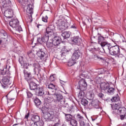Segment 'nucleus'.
<instances>
[{
    "mask_svg": "<svg viewBox=\"0 0 126 126\" xmlns=\"http://www.w3.org/2000/svg\"><path fill=\"white\" fill-rule=\"evenodd\" d=\"M56 24L58 29L61 30V31L66 30L68 27H70V28H72V29H76L77 28L76 25L73 24L70 26V24H69V23L64 22V18H63V16H60L59 17V19L56 22Z\"/></svg>",
    "mask_w": 126,
    "mask_h": 126,
    "instance_id": "nucleus-1",
    "label": "nucleus"
},
{
    "mask_svg": "<svg viewBox=\"0 0 126 126\" xmlns=\"http://www.w3.org/2000/svg\"><path fill=\"white\" fill-rule=\"evenodd\" d=\"M79 86L77 87V92L78 93V97L80 99H82L84 97V91L87 89V83L85 79H81L78 82Z\"/></svg>",
    "mask_w": 126,
    "mask_h": 126,
    "instance_id": "nucleus-2",
    "label": "nucleus"
},
{
    "mask_svg": "<svg viewBox=\"0 0 126 126\" xmlns=\"http://www.w3.org/2000/svg\"><path fill=\"white\" fill-rule=\"evenodd\" d=\"M109 54L111 56H117L119 58L124 57V51L120 50V47L118 45L111 46L109 49Z\"/></svg>",
    "mask_w": 126,
    "mask_h": 126,
    "instance_id": "nucleus-3",
    "label": "nucleus"
},
{
    "mask_svg": "<svg viewBox=\"0 0 126 126\" xmlns=\"http://www.w3.org/2000/svg\"><path fill=\"white\" fill-rule=\"evenodd\" d=\"M9 25L13 28L15 31L17 32H21L22 28L19 25V21L17 19H12L9 22Z\"/></svg>",
    "mask_w": 126,
    "mask_h": 126,
    "instance_id": "nucleus-4",
    "label": "nucleus"
},
{
    "mask_svg": "<svg viewBox=\"0 0 126 126\" xmlns=\"http://www.w3.org/2000/svg\"><path fill=\"white\" fill-rule=\"evenodd\" d=\"M61 38L59 36H55L52 42H46V47L48 48V49H51V48H53V45L54 46H59L60 44H61Z\"/></svg>",
    "mask_w": 126,
    "mask_h": 126,
    "instance_id": "nucleus-5",
    "label": "nucleus"
},
{
    "mask_svg": "<svg viewBox=\"0 0 126 126\" xmlns=\"http://www.w3.org/2000/svg\"><path fill=\"white\" fill-rule=\"evenodd\" d=\"M11 6H12L11 1L9 0H4L1 2H0V7L2 11L11 8Z\"/></svg>",
    "mask_w": 126,
    "mask_h": 126,
    "instance_id": "nucleus-6",
    "label": "nucleus"
},
{
    "mask_svg": "<svg viewBox=\"0 0 126 126\" xmlns=\"http://www.w3.org/2000/svg\"><path fill=\"white\" fill-rule=\"evenodd\" d=\"M74 52L73 54L72 55V58L73 60L76 61L81 57V55H82V53H81V51L77 46H75L74 47Z\"/></svg>",
    "mask_w": 126,
    "mask_h": 126,
    "instance_id": "nucleus-7",
    "label": "nucleus"
},
{
    "mask_svg": "<svg viewBox=\"0 0 126 126\" xmlns=\"http://www.w3.org/2000/svg\"><path fill=\"white\" fill-rule=\"evenodd\" d=\"M55 25H49L48 27L46 28V32L45 33V34L46 36H52V35H54V32H55Z\"/></svg>",
    "mask_w": 126,
    "mask_h": 126,
    "instance_id": "nucleus-8",
    "label": "nucleus"
},
{
    "mask_svg": "<svg viewBox=\"0 0 126 126\" xmlns=\"http://www.w3.org/2000/svg\"><path fill=\"white\" fill-rule=\"evenodd\" d=\"M54 118H56V115L53 111L47 112L44 115V118L46 121H52Z\"/></svg>",
    "mask_w": 126,
    "mask_h": 126,
    "instance_id": "nucleus-9",
    "label": "nucleus"
},
{
    "mask_svg": "<svg viewBox=\"0 0 126 126\" xmlns=\"http://www.w3.org/2000/svg\"><path fill=\"white\" fill-rule=\"evenodd\" d=\"M7 98L8 102L14 100L16 97V91L15 90H12L6 96Z\"/></svg>",
    "mask_w": 126,
    "mask_h": 126,
    "instance_id": "nucleus-10",
    "label": "nucleus"
},
{
    "mask_svg": "<svg viewBox=\"0 0 126 126\" xmlns=\"http://www.w3.org/2000/svg\"><path fill=\"white\" fill-rule=\"evenodd\" d=\"M1 84L3 88H7L8 85L10 84V83H9V77H4L1 80Z\"/></svg>",
    "mask_w": 126,
    "mask_h": 126,
    "instance_id": "nucleus-11",
    "label": "nucleus"
},
{
    "mask_svg": "<svg viewBox=\"0 0 126 126\" xmlns=\"http://www.w3.org/2000/svg\"><path fill=\"white\" fill-rule=\"evenodd\" d=\"M28 82L30 86V89L33 91L36 90L38 88L37 84L32 81V79L28 80Z\"/></svg>",
    "mask_w": 126,
    "mask_h": 126,
    "instance_id": "nucleus-12",
    "label": "nucleus"
},
{
    "mask_svg": "<svg viewBox=\"0 0 126 126\" xmlns=\"http://www.w3.org/2000/svg\"><path fill=\"white\" fill-rule=\"evenodd\" d=\"M49 95L45 98V103H44L45 106L46 107H49L50 104L53 102L54 98H53V95H50V93L48 92ZM47 102L48 103H47Z\"/></svg>",
    "mask_w": 126,
    "mask_h": 126,
    "instance_id": "nucleus-13",
    "label": "nucleus"
},
{
    "mask_svg": "<svg viewBox=\"0 0 126 126\" xmlns=\"http://www.w3.org/2000/svg\"><path fill=\"white\" fill-rule=\"evenodd\" d=\"M3 11H4V15L5 17H7V18H11V17H12L13 13L11 8L7 10H3Z\"/></svg>",
    "mask_w": 126,
    "mask_h": 126,
    "instance_id": "nucleus-14",
    "label": "nucleus"
},
{
    "mask_svg": "<svg viewBox=\"0 0 126 126\" xmlns=\"http://www.w3.org/2000/svg\"><path fill=\"white\" fill-rule=\"evenodd\" d=\"M35 94L37 96H43L45 94V90H44V88L43 87H37L35 90Z\"/></svg>",
    "mask_w": 126,
    "mask_h": 126,
    "instance_id": "nucleus-15",
    "label": "nucleus"
},
{
    "mask_svg": "<svg viewBox=\"0 0 126 126\" xmlns=\"http://www.w3.org/2000/svg\"><path fill=\"white\" fill-rule=\"evenodd\" d=\"M49 41V35H46L45 34L43 35V37L42 38H38L37 42L40 44H42V43H46V42H48Z\"/></svg>",
    "mask_w": 126,
    "mask_h": 126,
    "instance_id": "nucleus-16",
    "label": "nucleus"
},
{
    "mask_svg": "<svg viewBox=\"0 0 126 126\" xmlns=\"http://www.w3.org/2000/svg\"><path fill=\"white\" fill-rule=\"evenodd\" d=\"M104 51H109L110 52V49H111V44L108 43V42L105 41L100 45Z\"/></svg>",
    "mask_w": 126,
    "mask_h": 126,
    "instance_id": "nucleus-17",
    "label": "nucleus"
},
{
    "mask_svg": "<svg viewBox=\"0 0 126 126\" xmlns=\"http://www.w3.org/2000/svg\"><path fill=\"white\" fill-rule=\"evenodd\" d=\"M54 94L56 96V102H61V103H62V102H64V100H63V96L61 94L55 92Z\"/></svg>",
    "mask_w": 126,
    "mask_h": 126,
    "instance_id": "nucleus-18",
    "label": "nucleus"
},
{
    "mask_svg": "<svg viewBox=\"0 0 126 126\" xmlns=\"http://www.w3.org/2000/svg\"><path fill=\"white\" fill-rule=\"evenodd\" d=\"M101 90L107 91V89L110 87V84L108 82H102L100 85Z\"/></svg>",
    "mask_w": 126,
    "mask_h": 126,
    "instance_id": "nucleus-19",
    "label": "nucleus"
},
{
    "mask_svg": "<svg viewBox=\"0 0 126 126\" xmlns=\"http://www.w3.org/2000/svg\"><path fill=\"white\" fill-rule=\"evenodd\" d=\"M99 104H100V101L98 99H94L91 103L92 106L95 109H99L100 108Z\"/></svg>",
    "mask_w": 126,
    "mask_h": 126,
    "instance_id": "nucleus-20",
    "label": "nucleus"
},
{
    "mask_svg": "<svg viewBox=\"0 0 126 126\" xmlns=\"http://www.w3.org/2000/svg\"><path fill=\"white\" fill-rule=\"evenodd\" d=\"M19 62L21 64V65H22V64H24V67H25V68H26V69H28V66H29L30 64H29V63H24V61H23V57H19Z\"/></svg>",
    "mask_w": 126,
    "mask_h": 126,
    "instance_id": "nucleus-21",
    "label": "nucleus"
},
{
    "mask_svg": "<svg viewBox=\"0 0 126 126\" xmlns=\"http://www.w3.org/2000/svg\"><path fill=\"white\" fill-rule=\"evenodd\" d=\"M27 13L28 14H31V17H32V14H33V5H32V4L27 5Z\"/></svg>",
    "mask_w": 126,
    "mask_h": 126,
    "instance_id": "nucleus-22",
    "label": "nucleus"
},
{
    "mask_svg": "<svg viewBox=\"0 0 126 126\" xmlns=\"http://www.w3.org/2000/svg\"><path fill=\"white\" fill-rule=\"evenodd\" d=\"M36 55L40 58V60H44V58L45 56H46V53L43 51V49H40V50L37 52Z\"/></svg>",
    "mask_w": 126,
    "mask_h": 126,
    "instance_id": "nucleus-23",
    "label": "nucleus"
},
{
    "mask_svg": "<svg viewBox=\"0 0 126 126\" xmlns=\"http://www.w3.org/2000/svg\"><path fill=\"white\" fill-rule=\"evenodd\" d=\"M117 113L116 114L118 115H126V108L124 107H121L118 109V110H117Z\"/></svg>",
    "mask_w": 126,
    "mask_h": 126,
    "instance_id": "nucleus-24",
    "label": "nucleus"
},
{
    "mask_svg": "<svg viewBox=\"0 0 126 126\" xmlns=\"http://www.w3.org/2000/svg\"><path fill=\"white\" fill-rule=\"evenodd\" d=\"M71 42L74 43L75 44H77L79 45L81 43V38H79L78 36H74L72 37L71 40Z\"/></svg>",
    "mask_w": 126,
    "mask_h": 126,
    "instance_id": "nucleus-25",
    "label": "nucleus"
},
{
    "mask_svg": "<svg viewBox=\"0 0 126 126\" xmlns=\"http://www.w3.org/2000/svg\"><path fill=\"white\" fill-rule=\"evenodd\" d=\"M24 74L25 79H26L27 81H28L29 79H30V77H31V72H28V71L26 70H24Z\"/></svg>",
    "mask_w": 126,
    "mask_h": 126,
    "instance_id": "nucleus-26",
    "label": "nucleus"
},
{
    "mask_svg": "<svg viewBox=\"0 0 126 126\" xmlns=\"http://www.w3.org/2000/svg\"><path fill=\"white\" fill-rule=\"evenodd\" d=\"M120 107L121 106L120 105V104L117 103H115V104H114L112 105H111V108L113 110V111H114V112L116 113V114H117V112H118L117 111V110H119Z\"/></svg>",
    "mask_w": 126,
    "mask_h": 126,
    "instance_id": "nucleus-27",
    "label": "nucleus"
},
{
    "mask_svg": "<svg viewBox=\"0 0 126 126\" xmlns=\"http://www.w3.org/2000/svg\"><path fill=\"white\" fill-rule=\"evenodd\" d=\"M98 43L100 44V46L104 42H106L105 41V37H103V36L101 35L100 34L98 33Z\"/></svg>",
    "mask_w": 126,
    "mask_h": 126,
    "instance_id": "nucleus-28",
    "label": "nucleus"
},
{
    "mask_svg": "<svg viewBox=\"0 0 126 126\" xmlns=\"http://www.w3.org/2000/svg\"><path fill=\"white\" fill-rule=\"evenodd\" d=\"M69 52H70V50H67V49H64L59 54V56H61V57H65V56L69 54Z\"/></svg>",
    "mask_w": 126,
    "mask_h": 126,
    "instance_id": "nucleus-29",
    "label": "nucleus"
},
{
    "mask_svg": "<svg viewBox=\"0 0 126 126\" xmlns=\"http://www.w3.org/2000/svg\"><path fill=\"white\" fill-rule=\"evenodd\" d=\"M63 115L65 116V119L67 122H70L72 120V116L70 114L65 113L63 112Z\"/></svg>",
    "mask_w": 126,
    "mask_h": 126,
    "instance_id": "nucleus-30",
    "label": "nucleus"
},
{
    "mask_svg": "<svg viewBox=\"0 0 126 126\" xmlns=\"http://www.w3.org/2000/svg\"><path fill=\"white\" fill-rule=\"evenodd\" d=\"M32 121L34 123H38L40 121V116L37 115H33L32 117Z\"/></svg>",
    "mask_w": 126,
    "mask_h": 126,
    "instance_id": "nucleus-31",
    "label": "nucleus"
},
{
    "mask_svg": "<svg viewBox=\"0 0 126 126\" xmlns=\"http://www.w3.org/2000/svg\"><path fill=\"white\" fill-rule=\"evenodd\" d=\"M1 74L2 75H6V76H8V77H10V72L9 69L7 70L6 69H3L1 71Z\"/></svg>",
    "mask_w": 126,
    "mask_h": 126,
    "instance_id": "nucleus-32",
    "label": "nucleus"
},
{
    "mask_svg": "<svg viewBox=\"0 0 126 126\" xmlns=\"http://www.w3.org/2000/svg\"><path fill=\"white\" fill-rule=\"evenodd\" d=\"M70 34L71 33L69 32H64L62 34V36L64 39H67L70 37Z\"/></svg>",
    "mask_w": 126,
    "mask_h": 126,
    "instance_id": "nucleus-33",
    "label": "nucleus"
},
{
    "mask_svg": "<svg viewBox=\"0 0 126 126\" xmlns=\"http://www.w3.org/2000/svg\"><path fill=\"white\" fill-rule=\"evenodd\" d=\"M86 96L87 99L89 100H93V98H94V94L91 92H88L86 94Z\"/></svg>",
    "mask_w": 126,
    "mask_h": 126,
    "instance_id": "nucleus-34",
    "label": "nucleus"
},
{
    "mask_svg": "<svg viewBox=\"0 0 126 126\" xmlns=\"http://www.w3.org/2000/svg\"><path fill=\"white\" fill-rule=\"evenodd\" d=\"M32 66H34L33 71L35 74H36L37 71H39V68H40V64L39 63H33Z\"/></svg>",
    "mask_w": 126,
    "mask_h": 126,
    "instance_id": "nucleus-35",
    "label": "nucleus"
},
{
    "mask_svg": "<svg viewBox=\"0 0 126 126\" xmlns=\"http://www.w3.org/2000/svg\"><path fill=\"white\" fill-rule=\"evenodd\" d=\"M48 88H49V89H52V90H55V91H57V90H58V88H57V86L50 83L48 85Z\"/></svg>",
    "mask_w": 126,
    "mask_h": 126,
    "instance_id": "nucleus-36",
    "label": "nucleus"
},
{
    "mask_svg": "<svg viewBox=\"0 0 126 126\" xmlns=\"http://www.w3.org/2000/svg\"><path fill=\"white\" fill-rule=\"evenodd\" d=\"M84 97V96L82 98H79V99L81 100V104H82V105L86 106V105L88 104V101L86 99L83 98Z\"/></svg>",
    "mask_w": 126,
    "mask_h": 126,
    "instance_id": "nucleus-37",
    "label": "nucleus"
},
{
    "mask_svg": "<svg viewBox=\"0 0 126 126\" xmlns=\"http://www.w3.org/2000/svg\"><path fill=\"white\" fill-rule=\"evenodd\" d=\"M93 58L95 60H98V61H104V58L100 57L96 54H93L92 56Z\"/></svg>",
    "mask_w": 126,
    "mask_h": 126,
    "instance_id": "nucleus-38",
    "label": "nucleus"
},
{
    "mask_svg": "<svg viewBox=\"0 0 126 126\" xmlns=\"http://www.w3.org/2000/svg\"><path fill=\"white\" fill-rule=\"evenodd\" d=\"M115 89L113 88H109L107 91H106V93H107V94H112V93H114V92H115Z\"/></svg>",
    "mask_w": 126,
    "mask_h": 126,
    "instance_id": "nucleus-39",
    "label": "nucleus"
},
{
    "mask_svg": "<svg viewBox=\"0 0 126 126\" xmlns=\"http://www.w3.org/2000/svg\"><path fill=\"white\" fill-rule=\"evenodd\" d=\"M34 103H35V105H36V106H40V105H41L42 102H41V100L39 99V98H35L34 99Z\"/></svg>",
    "mask_w": 126,
    "mask_h": 126,
    "instance_id": "nucleus-40",
    "label": "nucleus"
},
{
    "mask_svg": "<svg viewBox=\"0 0 126 126\" xmlns=\"http://www.w3.org/2000/svg\"><path fill=\"white\" fill-rule=\"evenodd\" d=\"M75 63V61H74L73 60H69V61L67 63V65L68 66H72Z\"/></svg>",
    "mask_w": 126,
    "mask_h": 126,
    "instance_id": "nucleus-41",
    "label": "nucleus"
},
{
    "mask_svg": "<svg viewBox=\"0 0 126 126\" xmlns=\"http://www.w3.org/2000/svg\"><path fill=\"white\" fill-rule=\"evenodd\" d=\"M70 122V125L72 126H77V121L74 119H72Z\"/></svg>",
    "mask_w": 126,
    "mask_h": 126,
    "instance_id": "nucleus-42",
    "label": "nucleus"
},
{
    "mask_svg": "<svg viewBox=\"0 0 126 126\" xmlns=\"http://www.w3.org/2000/svg\"><path fill=\"white\" fill-rule=\"evenodd\" d=\"M56 78H57L56 74L51 75L49 77V80L51 81H54V80H56Z\"/></svg>",
    "mask_w": 126,
    "mask_h": 126,
    "instance_id": "nucleus-43",
    "label": "nucleus"
},
{
    "mask_svg": "<svg viewBox=\"0 0 126 126\" xmlns=\"http://www.w3.org/2000/svg\"><path fill=\"white\" fill-rule=\"evenodd\" d=\"M28 56L30 58V59H32V58H34L35 57V54H33L32 52H28L27 53Z\"/></svg>",
    "mask_w": 126,
    "mask_h": 126,
    "instance_id": "nucleus-44",
    "label": "nucleus"
},
{
    "mask_svg": "<svg viewBox=\"0 0 126 126\" xmlns=\"http://www.w3.org/2000/svg\"><path fill=\"white\" fill-rule=\"evenodd\" d=\"M27 94L28 98H32V96H33V94H32V93H31L29 91H27Z\"/></svg>",
    "mask_w": 126,
    "mask_h": 126,
    "instance_id": "nucleus-45",
    "label": "nucleus"
},
{
    "mask_svg": "<svg viewBox=\"0 0 126 126\" xmlns=\"http://www.w3.org/2000/svg\"><path fill=\"white\" fill-rule=\"evenodd\" d=\"M37 126H44V121L42 120H39L38 122H37Z\"/></svg>",
    "mask_w": 126,
    "mask_h": 126,
    "instance_id": "nucleus-46",
    "label": "nucleus"
},
{
    "mask_svg": "<svg viewBox=\"0 0 126 126\" xmlns=\"http://www.w3.org/2000/svg\"><path fill=\"white\" fill-rule=\"evenodd\" d=\"M120 98L119 97H113L112 99H111V101L112 102H118V101H119Z\"/></svg>",
    "mask_w": 126,
    "mask_h": 126,
    "instance_id": "nucleus-47",
    "label": "nucleus"
},
{
    "mask_svg": "<svg viewBox=\"0 0 126 126\" xmlns=\"http://www.w3.org/2000/svg\"><path fill=\"white\" fill-rule=\"evenodd\" d=\"M77 120H78V121H81V120H83V117L80 115L79 114H78L77 115Z\"/></svg>",
    "mask_w": 126,
    "mask_h": 126,
    "instance_id": "nucleus-48",
    "label": "nucleus"
},
{
    "mask_svg": "<svg viewBox=\"0 0 126 126\" xmlns=\"http://www.w3.org/2000/svg\"><path fill=\"white\" fill-rule=\"evenodd\" d=\"M42 21H43V22H48V16L43 17L42 18Z\"/></svg>",
    "mask_w": 126,
    "mask_h": 126,
    "instance_id": "nucleus-49",
    "label": "nucleus"
},
{
    "mask_svg": "<svg viewBox=\"0 0 126 126\" xmlns=\"http://www.w3.org/2000/svg\"><path fill=\"white\" fill-rule=\"evenodd\" d=\"M1 32H1V35L2 36H3V37H7V34L6 33V32H5L4 31L2 30Z\"/></svg>",
    "mask_w": 126,
    "mask_h": 126,
    "instance_id": "nucleus-50",
    "label": "nucleus"
},
{
    "mask_svg": "<svg viewBox=\"0 0 126 126\" xmlns=\"http://www.w3.org/2000/svg\"><path fill=\"white\" fill-rule=\"evenodd\" d=\"M97 95L99 98H101V99L103 98L104 97V94L102 93H98Z\"/></svg>",
    "mask_w": 126,
    "mask_h": 126,
    "instance_id": "nucleus-51",
    "label": "nucleus"
},
{
    "mask_svg": "<svg viewBox=\"0 0 126 126\" xmlns=\"http://www.w3.org/2000/svg\"><path fill=\"white\" fill-rule=\"evenodd\" d=\"M120 119L122 121L125 120V118H126V114H120Z\"/></svg>",
    "mask_w": 126,
    "mask_h": 126,
    "instance_id": "nucleus-52",
    "label": "nucleus"
},
{
    "mask_svg": "<svg viewBox=\"0 0 126 126\" xmlns=\"http://www.w3.org/2000/svg\"><path fill=\"white\" fill-rule=\"evenodd\" d=\"M29 116H30V113L29 112L27 114H26L25 116V119H26L27 120L29 118Z\"/></svg>",
    "mask_w": 126,
    "mask_h": 126,
    "instance_id": "nucleus-53",
    "label": "nucleus"
},
{
    "mask_svg": "<svg viewBox=\"0 0 126 126\" xmlns=\"http://www.w3.org/2000/svg\"><path fill=\"white\" fill-rule=\"evenodd\" d=\"M31 126H38V124L37 123H33L31 125Z\"/></svg>",
    "mask_w": 126,
    "mask_h": 126,
    "instance_id": "nucleus-54",
    "label": "nucleus"
},
{
    "mask_svg": "<svg viewBox=\"0 0 126 126\" xmlns=\"http://www.w3.org/2000/svg\"><path fill=\"white\" fill-rule=\"evenodd\" d=\"M60 83L61 84H63V85H64V84H65L66 82L62 80H60Z\"/></svg>",
    "mask_w": 126,
    "mask_h": 126,
    "instance_id": "nucleus-55",
    "label": "nucleus"
},
{
    "mask_svg": "<svg viewBox=\"0 0 126 126\" xmlns=\"http://www.w3.org/2000/svg\"><path fill=\"white\" fill-rule=\"evenodd\" d=\"M91 51H92V52H96V51H97V48L94 47L91 49Z\"/></svg>",
    "mask_w": 126,
    "mask_h": 126,
    "instance_id": "nucleus-56",
    "label": "nucleus"
},
{
    "mask_svg": "<svg viewBox=\"0 0 126 126\" xmlns=\"http://www.w3.org/2000/svg\"><path fill=\"white\" fill-rule=\"evenodd\" d=\"M17 0L19 2V3H22V2H24V0Z\"/></svg>",
    "mask_w": 126,
    "mask_h": 126,
    "instance_id": "nucleus-57",
    "label": "nucleus"
},
{
    "mask_svg": "<svg viewBox=\"0 0 126 126\" xmlns=\"http://www.w3.org/2000/svg\"><path fill=\"white\" fill-rule=\"evenodd\" d=\"M91 39L92 43H95V41H93V39H95V36H93V37H91Z\"/></svg>",
    "mask_w": 126,
    "mask_h": 126,
    "instance_id": "nucleus-58",
    "label": "nucleus"
},
{
    "mask_svg": "<svg viewBox=\"0 0 126 126\" xmlns=\"http://www.w3.org/2000/svg\"><path fill=\"white\" fill-rule=\"evenodd\" d=\"M39 80L40 81H42V80H43V77H39Z\"/></svg>",
    "mask_w": 126,
    "mask_h": 126,
    "instance_id": "nucleus-59",
    "label": "nucleus"
},
{
    "mask_svg": "<svg viewBox=\"0 0 126 126\" xmlns=\"http://www.w3.org/2000/svg\"><path fill=\"white\" fill-rule=\"evenodd\" d=\"M81 124H82V125H83L82 126H85V125H84V122H82ZM87 126H89L87 125Z\"/></svg>",
    "mask_w": 126,
    "mask_h": 126,
    "instance_id": "nucleus-60",
    "label": "nucleus"
},
{
    "mask_svg": "<svg viewBox=\"0 0 126 126\" xmlns=\"http://www.w3.org/2000/svg\"><path fill=\"white\" fill-rule=\"evenodd\" d=\"M64 107H67L68 106V104L67 103H66Z\"/></svg>",
    "mask_w": 126,
    "mask_h": 126,
    "instance_id": "nucleus-61",
    "label": "nucleus"
},
{
    "mask_svg": "<svg viewBox=\"0 0 126 126\" xmlns=\"http://www.w3.org/2000/svg\"><path fill=\"white\" fill-rule=\"evenodd\" d=\"M18 126V124H15L13 125V126Z\"/></svg>",
    "mask_w": 126,
    "mask_h": 126,
    "instance_id": "nucleus-62",
    "label": "nucleus"
},
{
    "mask_svg": "<svg viewBox=\"0 0 126 126\" xmlns=\"http://www.w3.org/2000/svg\"><path fill=\"white\" fill-rule=\"evenodd\" d=\"M2 43V40L1 39H0V45Z\"/></svg>",
    "mask_w": 126,
    "mask_h": 126,
    "instance_id": "nucleus-63",
    "label": "nucleus"
},
{
    "mask_svg": "<svg viewBox=\"0 0 126 126\" xmlns=\"http://www.w3.org/2000/svg\"><path fill=\"white\" fill-rule=\"evenodd\" d=\"M39 26H41V25H38L37 26V28H39Z\"/></svg>",
    "mask_w": 126,
    "mask_h": 126,
    "instance_id": "nucleus-64",
    "label": "nucleus"
}]
</instances>
